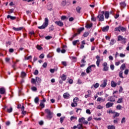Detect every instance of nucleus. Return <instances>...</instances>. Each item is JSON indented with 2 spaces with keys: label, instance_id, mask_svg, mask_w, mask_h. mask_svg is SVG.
I'll return each mask as SVG.
<instances>
[{
  "label": "nucleus",
  "instance_id": "e433bc0d",
  "mask_svg": "<svg viewBox=\"0 0 129 129\" xmlns=\"http://www.w3.org/2000/svg\"><path fill=\"white\" fill-rule=\"evenodd\" d=\"M36 48L37 49V50H39V51H41V50H42L43 49V47H42V46L37 45L36 46Z\"/></svg>",
  "mask_w": 129,
  "mask_h": 129
},
{
  "label": "nucleus",
  "instance_id": "f8f14e48",
  "mask_svg": "<svg viewBox=\"0 0 129 129\" xmlns=\"http://www.w3.org/2000/svg\"><path fill=\"white\" fill-rule=\"evenodd\" d=\"M23 29H24V27H19V28H16V27L13 28V30L16 31H22V30H23Z\"/></svg>",
  "mask_w": 129,
  "mask_h": 129
},
{
  "label": "nucleus",
  "instance_id": "c9c22d12",
  "mask_svg": "<svg viewBox=\"0 0 129 129\" xmlns=\"http://www.w3.org/2000/svg\"><path fill=\"white\" fill-rule=\"evenodd\" d=\"M78 42H79V40L74 41H73V45H74V46H76V44H77Z\"/></svg>",
  "mask_w": 129,
  "mask_h": 129
},
{
  "label": "nucleus",
  "instance_id": "338daca9",
  "mask_svg": "<svg viewBox=\"0 0 129 129\" xmlns=\"http://www.w3.org/2000/svg\"><path fill=\"white\" fill-rule=\"evenodd\" d=\"M31 89L32 91H36L37 90V88H36V87H32Z\"/></svg>",
  "mask_w": 129,
  "mask_h": 129
},
{
  "label": "nucleus",
  "instance_id": "a878e982",
  "mask_svg": "<svg viewBox=\"0 0 129 129\" xmlns=\"http://www.w3.org/2000/svg\"><path fill=\"white\" fill-rule=\"evenodd\" d=\"M31 81H41V78H40L39 77H36V79H32Z\"/></svg>",
  "mask_w": 129,
  "mask_h": 129
},
{
  "label": "nucleus",
  "instance_id": "0eeeda50",
  "mask_svg": "<svg viewBox=\"0 0 129 129\" xmlns=\"http://www.w3.org/2000/svg\"><path fill=\"white\" fill-rule=\"evenodd\" d=\"M96 65L98 67H99V64H100V62H101V60L100 59V56L99 55H97L96 56Z\"/></svg>",
  "mask_w": 129,
  "mask_h": 129
},
{
  "label": "nucleus",
  "instance_id": "ddd939ff",
  "mask_svg": "<svg viewBox=\"0 0 129 129\" xmlns=\"http://www.w3.org/2000/svg\"><path fill=\"white\" fill-rule=\"evenodd\" d=\"M114 103H111V102H108L106 104V108H109V107H111L113 105Z\"/></svg>",
  "mask_w": 129,
  "mask_h": 129
},
{
  "label": "nucleus",
  "instance_id": "423d86ee",
  "mask_svg": "<svg viewBox=\"0 0 129 129\" xmlns=\"http://www.w3.org/2000/svg\"><path fill=\"white\" fill-rule=\"evenodd\" d=\"M102 66L103 67L102 70L103 71H108V66H107V62H105L102 64Z\"/></svg>",
  "mask_w": 129,
  "mask_h": 129
},
{
  "label": "nucleus",
  "instance_id": "5701e85b",
  "mask_svg": "<svg viewBox=\"0 0 129 129\" xmlns=\"http://www.w3.org/2000/svg\"><path fill=\"white\" fill-rule=\"evenodd\" d=\"M85 120V118L82 117L79 119V122H81V123H83V121Z\"/></svg>",
  "mask_w": 129,
  "mask_h": 129
},
{
  "label": "nucleus",
  "instance_id": "39448f33",
  "mask_svg": "<svg viewBox=\"0 0 129 129\" xmlns=\"http://www.w3.org/2000/svg\"><path fill=\"white\" fill-rule=\"evenodd\" d=\"M117 41H121L122 44H125L126 43V38H123L121 35L118 36Z\"/></svg>",
  "mask_w": 129,
  "mask_h": 129
},
{
  "label": "nucleus",
  "instance_id": "ea45409f",
  "mask_svg": "<svg viewBox=\"0 0 129 129\" xmlns=\"http://www.w3.org/2000/svg\"><path fill=\"white\" fill-rule=\"evenodd\" d=\"M78 100H79V99L78 97H76L74 99L73 101L74 102L77 103V102H78Z\"/></svg>",
  "mask_w": 129,
  "mask_h": 129
},
{
  "label": "nucleus",
  "instance_id": "f257e3e1",
  "mask_svg": "<svg viewBox=\"0 0 129 129\" xmlns=\"http://www.w3.org/2000/svg\"><path fill=\"white\" fill-rule=\"evenodd\" d=\"M48 25H49V20L48 18H45L44 19V22L41 26H38V29L40 30H43L44 29H46L47 27H48Z\"/></svg>",
  "mask_w": 129,
  "mask_h": 129
},
{
  "label": "nucleus",
  "instance_id": "f03ea898",
  "mask_svg": "<svg viewBox=\"0 0 129 129\" xmlns=\"http://www.w3.org/2000/svg\"><path fill=\"white\" fill-rule=\"evenodd\" d=\"M45 111L47 114L46 116L47 118L48 119H51V118L52 117V115L53 114V112H51V110H50L49 109H46Z\"/></svg>",
  "mask_w": 129,
  "mask_h": 129
},
{
  "label": "nucleus",
  "instance_id": "603ef678",
  "mask_svg": "<svg viewBox=\"0 0 129 129\" xmlns=\"http://www.w3.org/2000/svg\"><path fill=\"white\" fill-rule=\"evenodd\" d=\"M67 17L65 16H62L61 17L60 19L62 21H64V20H66Z\"/></svg>",
  "mask_w": 129,
  "mask_h": 129
},
{
  "label": "nucleus",
  "instance_id": "79ce46f5",
  "mask_svg": "<svg viewBox=\"0 0 129 129\" xmlns=\"http://www.w3.org/2000/svg\"><path fill=\"white\" fill-rule=\"evenodd\" d=\"M71 120L72 121L73 120H74V119L77 120V117H75V116H71V118H70Z\"/></svg>",
  "mask_w": 129,
  "mask_h": 129
},
{
  "label": "nucleus",
  "instance_id": "c03bdc74",
  "mask_svg": "<svg viewBox=\"0 0 129 129\" xmlns=\"http://www.w3.org/2000/svg\"><path fill=\"white\" fill-rule=\"evenodd\" d=\"M34 101L36 103H39V97H36L34 99Z\"/></svg>",
  "mask_w": 129,
  "mask_h": 129
},
{
  "label": "nucleus",
  "instance_id": "bf43d9fd",
  "mask_svg": "<svg viewBox=\"0 0 129 129\" xmlns=\"http://www.w3.org/2000/svg\"><path fill=\"white\" fill-rule=\"evenodd\" d=\"M110 44V45H114V40L111 39Z\"/></svg>",
  "mask_w": 129,
  "mask_h": 129
},
{
  "label": "nucleus",
  "instance_id": "4d7b16f0",
  "mask_svg": "<svg viewBox=\"0 0 129 129\" xmlns=\"http://www.w3.org/2000/svg\"><path fill=\"white\" fill-rule=\"evenodd\" d=\"M44 57H45V55L43 53L41 54L39 56V58L40 59H44Z\"/></svg>",
  "mask_w": 129,
  "mask_h": 129
},
{
  "label": "nucleus",
  "instance_id": "09e8293b",
  "mask_svg": "<svg viewBox=\"0 0 129 129\" xmlns=\"http://www.w3.org/2000/svg\"><path fill=\"white\" fill-rule=\"evenodd\" d=\"M103 108V106H101V105H99L97 107V109H102Z\"/></svg>",
  "mask_w": 129,
  "mask_h": 129
},
{
  "label": "nucleus",
  "instance_id": "f704fd0d",
  "mask_svg": "<svg viewBox=\"0 0 129 129\" xmlns=\"http://www.w3.org/2000/svg\"><path fill=\"white\" fill-rule=\"evenodd\" d=\"M122 99H123L122 98H119L117 101V103H121L122 102Z\"/></svg>",
  "mask_w": 129,
  "mask_h": 129
},
{
  "label": "nucleus",
  "instance_id": "774afa93",
  "mask_svg": "<svg viewBox=\"0 0 129 129\" xmlns=\"http://www.w3.org/2000/svg\"><path fill=\"white\" fill-rule=\"evenodd\" d=\"M119 76L120 78H123V76H122V73L120 72L119 73Z\"/></svg>",
  "mask_w": 129,
  "mask_h": 129
},
{
  "label": "nucleus",
  "instance_id": "4c0bfd02",
  "mask_svg": "<svg viewBox=\"0 0 129 129\" xmlns=\"http://www.w3.org/2000/svg\"><path fill=\"white\" fill-rule=\"evenodd\" d=\"M91 27H92V24L86 25V28H87V29H90Z\"/></svg>",
  "mask_w": 129,
  "mask_h": 129
},
{
  "label": "nucleus",
  "instance_id": "b1692460",
  "mask_svg": "<svg viewBox=\"0 0 129 129\" xmlns=\"http://www.w3.org/2000/svg\"><path fill=\"white\" fill-rule=\"evenodd\" d=\"M117 84H116V83H115L114 81H112L111 83V86L112 87H115V86H116Z\"/></svg>",
  "mask_w": 129,
  "mask_h": 129
},
{
  "label": "nucleus",
  "instance_id": "f3484780",
  "mask_svg": "<svg viewBox=\"0 0 129 129\" xmlns=\"http://www.w3.org/2000/svg\"><path fill=\"white\" fill-rule=\"evenodd\" d=\"M76 11L78 14H80V13H81V7L78 6L76 9Z\"/></svg>",
  "mask_w": 129,
  "mask_h": 129
},
{
  "label": "nucleus",
  "instance_id": "49530a36",
  "mask_svg": "<svg viewBox=\"0 0 129 129\" xmlns=\"http://www.w3.org/2000/svg\"><path fill=\"white\" fill-rule=\"evenodd\" d=\"M67 5L66 2L65 1H62L61 3V6H62V7H65Z\"/></svg>",
  "mask_w": 129,
  "mask_h": 129
},
{
  "label": "nucleus",
  "instance_id": "7ed1b4c3",
  "mask_svg": "<svg viewBox=\"0 0 129 129\" xmlns=\"http://www.w3.org/2000/svg\"><path fill=\"white\" fill-rule=\"evenodd\" d=\"M101 14H99L97 16V18H98V21H99L100 22H103V21H104V11H102Z\"/></svg>",
  "mask_w": 129,
  "mask_h": 129
},
{
  "label": "nucleus",
  "instance_id": "6e6d98bb",
  "mask_svg": "<svg viewBox=\"0 0 129 129\" xmlns=\"http://www.w3.org/2000/svg\"><path fill=\"white\" fill-rule=\"evenodd\" d=\"M7 111L9 113L12 112V111H13V108L11 107L10 109H7Z\"/></svg>",
  "mask_w": 129,
  "mask_h": 129
},
{
  "label": "nucleus",
  "instance_id": "a19ab883",
  "mask_svg": "<svg viewBox=\"0 0 129 129\" xmlns=\"http://www.w3.org/2000/svg\"><path fill=\"white\" fill-rule=\"evenodd\" d=\"M5 61L6 63H10V61H11V58L9 57L5 58Z\"/></svg>",
  "mask_w": 129,
  "mask_h": 129
},
{
  "label": "nucleus",
  "instance_id": "69168bd1",
  "mask_svg": "<svg viewBox=\"0 0 129 129\" xmlns=\"http://www.w3.org/2000/svg\"><path fill=\"white\" fill-rule=\"evenodd\" d=\"M61 64L63 65V66H67V62L66 61H62Z\"/></svg>",
  "mask_w": 129,
  "mask_h": 129
},
{
  "label": "nucleus",
  "instance_id": "0e129e2a",
  "mask_svg": "<svg viewBox=\"0 0 129 129\" xmlns=\"http://www.w3.org/2000/svg\"><path fill=\"white\" fill-rule=\"evenodd\" d=\"M122 90H123V89H122V87L120 86L119 89V92H120V93H121V92H122Z\"/></svg>",
  "mask_w": 129,
  "mask_h": 129
},
{
  "label": "nucleus",
  "instance_id": "58836bf2",
  "mask_svg": "<svg viewBox=\"0 0 129 129\" xmlns=\"http://www.w3.org/2000/svg\"><path fill=\"white\" fill-rule=\"evenodd\" d=\"M71 106L72 107H76V106H77V103H75V102L72 103Z\"/></svg>",
  "mask_w": 129,
  "mask_h": 129
},
{
  "label": "nucleus",
  "instance_id": "5fc2aeb1",
  "mask_svg": "<svg viewBox=\"0 0 129 129\" xmlns=\"http://www.w3.org/2000/svg\"><path fill=\"white\" fill-rule=\"evenodd\" d=\"M39 74V71L38 70H35V72H34V75H38Z\"/></svg>",
  "mask_w": 129,
  "mask_h": 129
},
{
  "label": "nucleus",
  "instance_id": "c85d7f7f",
  "mask_svg": "<svg viewBox=\"0 0 129 129\" xmlns=\"http://www.w3.org/2000/svg\"><path fill=\"white\" fill-rule=\"evenodd\" d=\"M64 119H65V116H62L60 118L59 120L60 123H63V121H64Z\"/></svg>",
  "mask_w": 129,
  "mask_h": 129
},
{
  "label": "nucleus",
  "instance_id": "37998d69",
  "mask_svg": "<svg viewBox=\"0 0 129 129\" xmlns=\"http://www.w3.org/2000/svg\"><path fill=\"white\" fill-rule=\"evenodd\" d=\"M86 58V56H84V58L81 60V63H86V61H85Z\"/></svg>",
  "mask_w": 129,
  "mask_h": 129
},
{
  "label": "nucleus",
  "instance_id": "864d4df0",
  "mask_svg": "<svg viewBox=\"0 0 129 129\" xmlns=\"http://www.w3.org/2000/svg\"><path fill=\"white\" fill-rule=\"evenodd\" d=\"M125 122V117H123L121 120V123H124Z\"/></svg>",
  "mask_w": 129,
  "mask_h": 129
},
{
  "label": "nucleus",
  "instance_id": "20e7f679",
  "mask_svg": "<svg viewBox=\"0 0 129 129\" xmlns=\"http://www.w3.org/2000/svg\"><path fill=\"white\" fill-rule=\"evenodd\" d=\"M120 30L121 32H125L126 31V29L123 27H121L120 26H119L118 27H116L114 29L115 31H118V32H120Z\"/></svg>",
  "mask_w": 129,
  "mask_h": 129
},
{
  "label": "nucleus",
  "instance_id": "cd10ccee",
  "mask_svg": "<svg viewBox=\"0 0 129 129\" xmlns=\"http://www.w3.org/2000/svg\"><path fill=\"white\" fill-rule=\"evenodd\" d=\"M91 71H92V70H91V69L90 68V67H88L86 69L87 73H88V74L90 73V72H91Z\"/></svg>",
  "mask_w": 129,
  "mask_h": 129
},
{
  "label": "nucleus",
  "instance_id": "dca6fc26",
  "mask_svg": "<svg viewBox=\"0 0 129 129\" xmlns=\"http://www.w3.org/2000/svg\"><path fill=\"white\" fill-rule=\"evenodd\" d=\"M6 93V89L5 88H0V94H5Z\"/></svg>",
  "mask_w": 129,
  "mask_h": 129
},
{
  "label": "nucleus",
  "instance_id": "393cba45",
  "mask_svg": "<svg viewBox=\"0 0 129 129\" xmlns=\"http://www.w3.org/2000/svg\"><path fill=\"white\" fill-rule=\"evenodd\" d=\"M16 64H17V62H13V64L12 66V68H13L15 71L17 70V69L16 68V67H17V65H16Z\"/></svg>",
  "mask_w": 129,
  "mask_h": 129
},
{
  "label": "nucleus",
  "instance_id": "2eb2a0df",
  "mask_svg": "<svg viewBox=\"0 0 129 129\" xmlns=\"http://www.w3.org/2000/svg\"><path fill=\"white\" fill-rule=\"evenodd\" d=\"M104 15L106 19H108L109 18V12L108 11L104 12Z\"/></svg>",
  "mask_w": 129,
  "mask_h": 129
},
{
  "label": "nucleus",
  "instance_id": "de8ad7c7",
  "mask_svg": "<svg viewBox=\"0 0 129 129\" xmlns=\"http://www.w3.org/2000/svg\"><path fill=\"white\" fill-rule=\"evenodd\" d=\"M121 105H118L116 106V109H117L118 110H120V109H121Z\"/></svg>",
  "mask_w": 129,
  "mask_h": 129
},
{
  "label": "nucleus",
  "instance_id": "473e14b6",
  "mask_svg": "<svg viewBox=\"0 0 129 129\" xmlns=\"http://www.w3.org/2000/svg\"><path fill=\"white\" fill-rule=\"evenodd\" d=\"M108 129H115V126L114 125H109L107 126Z\"/></svg>",
  "mask_w": 129,
  "mask_h": 129
},
{
  "label": "nucleus",
  "instance_id": "13d9d810",
  "mask_svg": "<svg viewBox=\"0 0 129 129\" xmlns=\"http://www.w3.org/2000/svg\"><path fill=\"white\" fill-rule=\"evenodd\" d=\"M45 38L46 40H50V39H52V36H46Z\"/></svg>",
  "mask_w": 129,
  "mask_h": 129
},
{
  "label": "nucleus",
  "instance_id": "4468645a",
  "mask_svg": "<svg viewBox=\"0 0 129 129\" xmlns=\"http://www.w3.org/2000/svg\"><path fill=\"white\" fill-rule=\"evenodd\" d=\"M7 18V19H10V20H12V21H14V20H16V19H17V17L15 16H12L11 15H8Z\"/></svg>",
  "mask_w": 129,
  "mask_h": 129
},
{
  "label": "nucleus",
  "instance_id": "8fccbe9b",
  "mask_svg": "<svg viewBox=\"0 0 129 129\" xmlns=\"http://www.w3.org/2000/svg\"><path fill=\"white\" fill-rule=\"evenodd\" d=\"M114 113H115V114L113 115L114 118L115 117H116V116H119V113H118L117 112H114Z\"/></svg>",
  "mask_w": 129,
  "mask_h": 129
},
{
  "label": "nucleus",
  "instance_id": "6e6552de",
  "mask_svg": "<svg viewBox=\"0 0 129 129\" xmlns=\"http://www.w3.org/2000/svg\"><path fill=\"white\" fill-rule=\"evenodd\" d=\"M40 82H41L39 81H32L31 83L34 86H36V87H39Z\"/></svg>",
  "mask_w": 129,
  "mask_h": 129
},
{
  "label": "nucleus",
  "instance_id": "aec40b11",
  "mask_svg": "<svg viewBox=\"0 0 129 129\" xmlns=\"http://www.w3.org/2000/svg\"><path fill=\"white\" fill-rule=\"evenodd\" d=\"M97 100V101H99V102L101 101V102H104V101H105V99H103L101 97H98Z\"/></svg>",
  "mask_w": 129,
  "mask_h": 129
},
{
  "label": "nucleus",
  "instance_id": "9d476101",
  "mask_svg": "<svg viewBox=\"0 0 129 129\" xmlns=\"http://www.w3.org/2000/svg\"><path fill=\"white\" fill-rule=\"evenodd\" d=\"M108 30H109V26L107 25L106 26L102 28V32H107Z\"/></svg>",
  "mask_w": 129,
  "mask_h": 129
},
{
  "label": "nucleus",
  "instance_id": "c756f323",
  "mask_svg": "<svg viewBox=\"0 0 129 129\" xmlns=\"http://www.w3.org/2000/svg\"><path fill=\"white\" fill-rule=\"evenodd\" d=\"M89 35V33L88 32H86L84 33L83 37H84V38H86V37H88Z\"/></svg>",
  "mask_w": 129,
  "mask_h": 129
},
{
  "label": "nucleus",
  "instance_id": "9b49d317",
  "mask_svg": "<svg viewBox=\"0 0 129 129\" xmlns=\"http://www.w3.org/2000/svg\"><path fill=\"white\" fill-rule=\"evenodd\" d=\"M56 25H57V26H59V27H63L64 24L63 23L59 21H56L55 22Z\"/></svg>",
  "mask_w": 129,
  "mask_h": 129
},
{
  "label": "nucleus",
  "instance_id": "3c124183",
  "mask_svg": "<svg viewBox=\"0 0 129 129\" xmlns=\"http://www.w3.org/2000/svg\"><path fill=\"white\" fill-rule=\"evenodd\" d=\"M47 65H48V63L45 62L42 64V67H43V68H46L47 67Z\"/></svg>",
  "mask_w": 129,
  "mask_h": 129
},
{
  "label": "nucleus",
  "instance_id": "4be33fe9",
  "mask_svg": "<svg viewBox=\"0 0 129 129\" xmlns=\"http://www.w3.org/2000/svg\"><path fill=\"white\" fill-rule=\"evenodd\" d=\"M60 78H61L62 80H63V81H65V80H66V78H67V76L64 74H63L61 75Z\"/></svg>",
  "mask_w": 129,
  "mask_h": 129
},
{
  "label": "nucleus",
  "instance_id": "1a4fd4ad",
  "mask_svg": "<svg viewBox=\"0 0 129 129\" xmlns=\"http://www.w3.org/2000/svg\"><path fill=\"white\" fill-rule=\"evenodd\" d=\"M108 101H110V102H114L115 101V98L113 97V96H110L108 98Z\"/></svg>",
  "mask_w": 129,
  "mask_h": 129
},
{
  "label": "nucleus",
  "instance_id": "052dcab7",
  "mask_svg": "<svg viewBox=\"0 0 129 129\" xmlns=\"http://www.w3.org/2000/svg\"><path fill=\"white\" fill-rule=\"evenodd\" d=\"M110 69H111V70H112V71L114 70V65L111 64L110 65Z\"/></svg>",
  "mask_w": 129,
  "mask_h": 129
},
{
  "label": "nucleus",
  "instance_id": "2f4dec72",
  "mask_svg": "<svg viewBox=\"0 0 129 129\" xmlns=\"http://www.w3.org/2000/svg\"><path fill=\"white\" fill-rule=\"evenodd\" d=\"M124 68H125V64L123 63V64L121 66V67H120V70H124Z\"/></svg>",
  "mask_w": 129,
  "mask_h": 129
},
{
  "label": "nucleus",
  "instance_id": "6ab92c4d",
  "mask_svg": "<svg viewBox=\"0 0 129 129\" xmlns=\"http://www.w3.org/2000/svg\"><path fill=\"white\" fill-rule=\"evenodd\" d=\"M120 6L122 8H125V7H126V4H125V2H122L120 3Z\"/></svg>",
  "mask_w": 129,
  "mask_h": 129
},
{
  "label": "nucleus",
  "instance_id": "72a5a7b5",
  "mask_svg": "<svg viewBox=\"0 0 129 129\" xmlns=\"http://www.w3.org/2000/svg\"><path fill=\"white\" fill-rule=\"evenodd\" d=\"M83 125H82V124H81V123H79L77 125V128L78 129H81V128H83Z\"/></svg>",
  "mask_w": 129,
  "mask_h": 129
},
{
  "label": "nucleus",
  "instance_id": "bb28decb",
  "mask_svg": "<svg viewBox=\"0 0 129 129\" xmlns=\"http://www.w3.org/2000/svg\"><path fill=\"white\" fill-rule=\"evenodd\" d=\"M70 96V95L69 93H66L63 94L64 98H68Z\"/></svg>",
  "mask_w": 129,
  "mask_h": 129
},
{
  "label": "nucleus",
  "instance_id": "a18cd8bd",
  "mask_svg": "<svg viewBox=\"0 0 129 129\" xmlns=\"http://www.w3.org/2000/svg\"><path fill=\"white\" fill-rule=\"evenodd\" d=\"M14 11H15V9H10L9 11L8 12V14H13V13H14Z\"/></svg>",
  "mask_w": 129,
  "mask_h": 129
},
{
  "label": "nucleus",
  "instance_id": "680f3d73",
  "mask_svg": "<svg viewBox=\"0 0 129 129\" xmlns=\"http://www.w3.org/2000/svg\"><path fill=\"white\" fill-rule=\"evenodd\" d=\"M91 21H93V22H96V18H95V17L92 16L91 18Z\"/></svg>",
  "mask_w": 129,
  "mask_h": 129
},
{
  "label": "nucleus",
  "instance_id": "a211bd4d",
  "mask_svg": "<svg viewBox=\"0 0 129 129\" xmlns=\"http://www.w3.org/2000/svg\"><path fill=\"white\" fill-rule=\"evenodd\" d=\"M82 31H84V27H81L80 29H78L77 30V33L79 35Z\"/></svg>",
  "mask_w": 129,
  "mask_h": 129
},
{
  "label": "nucleus",
  "instance_id": "7c9ffc66",
  "mask_svg": "<svg viewBox=\"0 0 129 129\" xmlns=\"http://www.w3.org/2000/svg\"><path fill=\"white\" fill-rule=\"evenodd\" d=\"M107 83H106V82H104L103 84H102L100 85V87L104 88L106 86Z\"/></svg>",
  "mask_w": 129,
  "mask_h": 129
},
{
  "label": "nucleus",
  "instance_id": "412c9836",
  "mask_svg": "<svg viewBox=\"0 0 129 129\" xmlns=\"http://www.w3.org/2000/svg\"><path fill=\"white\" fill-rule=\"evenodd\" d=\"M21 76L22 78H25L27 76V74L25 73V72H22L21 74Z\"/></svg>",
  "mask_w": 129,
  "mask_h": 129
},
{
  "label": "nucleus",
  "instance_id": "e2e57ef3",
  "mask_svg": "<svg viewBox=\"0 0 129 129\" xmlns=\"http://www.w3.org/2000/svg\"><path fill=\"white\" fill-rule=\"evenodd\" d=\"M98 86H99V84L98 83H96L94 85V87L95 88H97L98 87Z\"/></svg>",
  "mask_w": 129,
  "mask_h": 129
}]
</instances>
